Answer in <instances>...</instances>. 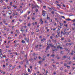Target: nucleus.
<instances>
[{
  "instance_id": "3c124183",
  "label": "nucleus",
  "mask_w": 75,
  "mask_h": 75,
  "mask_svg": "<svg viewBox=\"0 0 75 75\" xmlns=\"http://www.w3.org/2000/svg\"><path fill=\"white\" fill-rule=\"evenodd\" d=\"M55 3H58V2L57 1H55Z\"/></svg>"
},
{
  "instance_id": "37998d69",
  "label": "nucleus",
  "mask_w": 75,
  "mask_h": 75,
  "mask_svg": "<svg viewBox=\"0 0 75 75\" xmlns=\"http://www.w3.org/2000/svg\"><path fill=\"white\" fill-rule=\"evenodd\" d=\"M63 6L64 7H65V5H64V4H63Z\"/></svg>"
},
{
  "instance_id": "2eb2a0df",
  "label": "nucleus",
  "mask_w": 75,
  "mask_h": 75,
  "mask_svg": "<svg viewBox=\"0 0 75 75\" xmlns=\"http://www.w3.org/2000/svg\"><path fill=\"white\" fill-rule=\"evenodd\" d=\"M38 63L40 64H41V63H42V61H39L38 62Z\"/></svg>"
},
{
  "instance_id": "72a5a7b5",
  "label": "nucleus",
  "mask_w": 75,
  "mask_h": 75,
  "mask_svg": "<svg viewBox=\"0 0 75 75\" xmlns=\"http://www.w3.org/2000/svg\"><path fill=\"white\" fill-rule=\"evenodd\" d=\"M66 34V32H64L63 33L64 35H65Z\"/></svg>"
},
{
  "instance_id": "338daca9",
  "label": "nucleus",
  "mask_w": 75,
  "mask_h": 75,
  "mask_svg": "<svg viewBox=\"0 0 75 75\" xmlns=\"http://www.w3.org/2000/svg\"><path fill=\"white\" fill-rule=\"evenodd\" d=\"M60 49H62V47H60Z\"/></svg>"
},
{
  "instance_id": "7ed1b4c3",
  "label": "nucleus",
  "mask_w": 75,
  "mask_h": 75,
  "mask_svg": "<svg viewBox=\"0 0 75 75\" xmlns=\"http://www.w3.org/2000/svg\"><path fill=\"white\" fill-rule=\"evenodd\" d=\"M58 34L56 35V37L57 38H58L59 37V33H60V32H57Z\"/></svg>"
},
{
  "instance_id": "f704fd0d",
  "label": "nucleus",
  "mask_w": 75,
  "mask_h": 75,
  "mask_svg": "<svg viewBox=\"0 0 75 75\" xmlns=\"http://www.w3.org/2000/svg\"><path fill=\"white\" fill-rule=\"evenodd\" d=\"M38 58H39V59H41V57L40 56H39L38 57Z\"/></svg>"
},
{
  "instance_id": "bf43d9fd",
  "label": "nucleus",
  "mask_w": 75,
  "mask_h": 75,
  "mask_svg": "<svg viewBox=\"0 0 75 75\" xmlns=\"http://www.w3.org/2000/svg\"><path fill=\"white\" fill-rule=\"evenodd\" d=\"M62 18H65V17L64 16H62Z\"/></svg>"
},
{
  "instance_id": "aec40b11",
  "label": "nucleus",
  "mask_w": 75,
  "mask_h": 75,
  "mask_svg": "<svg viewBox=\"0 0 75 75\" xmlns=\"http://www.w3.org/2000/svg\"><path fill=\"white\" fill-rule=\"evenodd\" d=\"M23 64V61H21L20 63V64L21 65H22Z\"/></svg>"
},
{
  "instance_id": "13d9d810",
  "label": "nucleus",
  "mask_w": 75,
  "mask_h": 75,
  "mask_svg": "<svg viewBox=\"0 0 75 75\" xmlns=\"http://www.w3.org/2000/svg\"><path fill=\"white\" fill-rule=\"evenodd\" d=\"M3 57V58H6V55H4Z\"/></svg>"
},
{
  "instance_id": "c85d7f7f",
  "label": "nucleus",
  "mask_w": 75,
  "mask_h": 75,
  "mask_svg": "<svg viewBox=\"0 0 75 75\" xmlns=\"http://www.w3.org/2000/svg\"><path fill=\"white\" fill-rule=\"evenodd\" d=\"M64 40V38H61V40Z\"/></svg>"
},
{
  "instance_id": "9d476101",
  "label": "nucleus",
  "mask_w": 75,
  "mask_h": 75,
  "mask_svg": "<svg viewBox=\"0 0 75 75\" xmlns=\"http://www.w3.org/2000/svg\"><path fill=\"white\" fill-rule=\"evenodd\" d=\"M66 20H67V21H71V20L69 18L67 19Z\"/></svg>"
},
{
  "instance_id": "4c0bfd02",
  "label": "nucleus",
  "mask_w": 75,
  "mask_h": 75,
  "mask_svg": "<svg viewBox=\"0 0 75 75\" xmlns=\"http://www.w3.org/2000/svg\"><path fill=\"white\" fill-rule=\"evenodd\" d=\"M35 24H36V25L37 24V22H35Z\"/></svg>"
},
{
  "instance_id": "4468645a",
  "label": "nucleus",
  "mask_w": 75,
  "mask_h": 75,
  "mask_svg": "<svg viewBox=\"0 0 75 75\" xmlns=\"http://www.w3.org/2000/svg\"><path fill=\"white\" fill-rule=\"evenodd\" d=\"M72 63V62L71 61H70L69 62V63H68V64H71Z\"/></svg>"
},
{
  "instance_id": "0e129e2a",
  "label": "nucleus",
  "mask_w": 75,
  "mask_h": 75,
  "mask_svg": "<svg viewBox=\"0 0 75 75\" xmlns=\"http://www.w3.org/2000/svg\"><path fill=\"white\" fill-rule=\"evenodd\" d=\"M43 23H44V21H42L41 24H43Z\"/></svg>"
},
{
  "instance_id": "09e8293b",
  "label": "nucleus",
  "mask_w": 75,
  "mask_h": 75,
  "mask_svg": "<svg viewBox=\"0 0 75 75\" xmlns=\"http://www.w3.org/2000/svg\"><path fill=\"white\" fill-rule=\"evenodd\" d=\"M60 30V29H59V28H58L57 30V31H59Z\"/></svg>"
},
{
  "instance_id": "473e14b6",
  "label": "nucleus",
  "mask_w": 75,
  "mask_h": 75,
  "mask_svg": "<svg viewBox=\"0 0 75 75\" xmlns=\"http://www.w3.org/2000/svg\"><path fill=\"white\" fill-rule=\"evenodd\" d=\"M19 58H20V59H21V60H22V59H23V58H21V57H19V58H18V59H19Z\"/></svg>"
},
{
  "instance_id": "5701e85b",
  "label": "nucleus",
  "mask_w": 75,
  "mask_h": 75,
  "mask_svg": "<svg viewBox=\"0 0 75 75\" xmlns=\"http://www.w3.org/2000/svg\"><path fill=\"white\" fill-rule=\"evenodd\" d=\"M55 13V12H54V11H52V12H51V13H52V14H54V13Z\"/></svg>"
},
{
  "instance_id": "79ce46f5",
  "label": "nucleus",
  "mask_w": 75,
  "mask_h": 75,
  "mask_svg": "<svg viewBox=\"0 0 75 75\" xmlns=\"http://www.w3.org/2000/svg\"><path fill=\"white\" fill-rule=\"evenodd\" d=\"M4 29L5 30H7V28H4Z\"/></svg>"
},
{
  "instance_id": "a18cd8bd",
  "label": "nucleus",
  "mask_w": 75,
  "mask_h": 75,
  "mask_svg": "<svg viewBox=\"0 0 75 75\" xmlns=\"http://www.w3.org/2000/svg\"><path fill=\"white\" fill-rule=\"evenodd\" d=\"M52 57H55V54H52Z\"/></svg>"
},
{
  "instance_id": "a19ab883",
  "label": "nucleus",
  "mask_w": 75,
  "mask_h": 75,
  "mask_svg": "<svg viewBox=\"0 0 75 75\" xmlns=\"http://www.w3.org/2000/svg\"><path fill=\"white\" fill-rule=\"evenodd\" d=\"M60 70L61 71H62V70L63 69V68H62V67H61L60 69Z\"/></svg>"
},
{
  "instance_id": "603ef678",
  "label": "nucleus",
  "mask_w": 75,
  "mask_h": 75,
  "mask_svg": "<svg viewBox=\"0 0 75 75\" xmlns=\"http://www.w3.org/2000/svg\"><path fill=\"white\" fill-rule=\"evenodd\" d=\"M65 50H66V51H68V49H66V48H65Z\"/></svg>"
},
{
  "instance_id": "6e6d98bb",
  "label": "nucleus",
  "mask_w": 75,
  "mask_h": 75,
  "mask_svg": "<svg viewBox=\"0 0 75 75\" xmlns=\"http://www.w3.org/2000/svg\"><path fill=\"white\" fill-rule=\"evenodd\" d=\"M33 56H35V53H33Z\"/></svg>"
},
{
  "instance_id": "c9c22d12",
  "label": "nucleus",
  "mask_w": 75,
  "mask_h": 75,
  "mask_svg": "<svg viewBox=\"0 0 75 75\" xmlns=\"http://www.w3.org/2000/svg\"><path fill=\"white\" fill-rule=\"evenodd\" d=\"M45 58L44 57L42 59V61H44V60H45Z\"/></svg>"
},
{
  "instance_id": "0eeeda50",
  "label": "nucleus",
  "mask_w": 75,
  "mask_h": 75,
  "mask_svg": "<svg viewBox=\"0 0 75 75\" xmlns=\"http://www.w3.org/2000/svg\"><path fill=\"white\" fill-rule=\"evenodd\" d=\"M52 10H54V11H57L55 9V8H54V7H52Z\"/></svg>"
},
{
  "instance_id": "c03bdc74",
  "label": "nucleus",
  "mask_w": 75,
  "mask_h": 75,
  "mask_svg": "<svg viewBox=\"0 0 75 75\" xmlns=\"http://www.w3.org/2000/svg\"><path fill=\"white\" fill-rule=\"evenodd\" d=\"M23 13V11H22L20 12L21 13Z\"/></svg>"
},
{
  "instance_id": "bb28decb",
  "label": "nucleus",
  "mask_w": 75,
  "mask_h": 75,
  "mask_svg": "<svg viewBox=\"0 0 75 75\" xmlns=\"http://www.w3.org/2000/svg\"><path fill=\"white\" fill-rule=\"evenodd\" d=\"M28 72H31V71H30V69H28Z\"/></svg>"
},
{
  "instance_id": "e433bc0d",
  "label": "nucleus",
  "mask_w": 75,
  "mask_h": 75,
  "mask_svg": "<svg viewBox=\"0 0 75 75\" xmlns=\"http://www.w3.org/2000/svg\"><path fill=\"white\" fill-rule=\"evenodd\" d=\"M18 11H20L21 10L20 9H18L17 10Z\"/></svg>"
},
{
  "instance_id": "1a4fd4ad",
  "label": "nucleus",
  "mask_w": 75,
  "mask_h": 75,
  "mask_svg": "<svg viewBox=\"0 0 75 75\" xmlns=\"http://www.w3.org/2000/svg\"><path fill=\"white\" fill-rule=\"evenodd\" d=\"M66 58H67V55L64 56L63 57V58L65 59Z\"/></svg>"
},
{
  "instance_id": "393cba45",
  "label": "nucleus",
  "mask_w": 75,
  "mask_h": 75,
  "mask_svg": "<svg viewBox=\"0 0 75 75\" xmlns=\"http://www.w3.org/2000/svg\"><path fill=\"white\" fill-rule=\"evenodd\" d=\"M73 16L72 14V13H70L69 14V16Z\"/></svg>"
},
{
  "instance_id": "58836bf2",
  "label": "nucleus",
  "mask_w": 75,
  "mask_h": 75,
  "mask_svg": "<svg viewBox=\"0 0 75 75\" xmlns=\"http://www.w3.org/2000/svg\"><path fill=\"white\" fill-rule=\"evenodd\" d=\"M69 1L70 2V3H72V1L69 0Z\"/></svg>"
},
{
  "instance_id": "de8ad7c7",
  "label": "nucleus",
  "mask_w": 75,
  "mask_h": 75,
  "mask_svg": "<svg viewBox=\"0 0 75 75\" xmlns=\"http://www.w3.org/2000/svg\"><path fill=\"white\" fill-rule=\"evenodd\" d=\"M47 64H45V67H47Z\"/></svg>"
},
{
  "instance_id": "ddd939ff",
  "label": "nucleus",
  "mask_w": 75,
  "mask_h": 75,
  "mask_svg": "<svg viewBox=\"0 0 75 75\" xmlns=\"http://www.w3.org/2000/svg\"><path fill=\"white\" fill-rule=\"evenodd\" d=\"M21 31L22 33H23V32H24V29H21Z\"/></svg>"
},
{
  "instance_id": "f03ea898",
  "label": "nucleus",
  "mask_w": 75,
  "mask_h": 75,
  "mask_svg": "<svg viewBox=\"0 0 75 75\" xmlns=\"http://www.w3.org/2000/svg\"><path fill=\"white\" fill-rule=\"evenodd\" d=\"M25 41H27V42H28V40H29V38H25Z\"/></svg>"
},
{
  "instance_id": "c756f323",
  "label": "nucleus",
  "mask_w": 75,
  "mask_h": 75,
  "mask_svg": "<svg viewBox=\"0 0 75 75\" xmlns=\"http://www.w3.org/2000/svg\"><path fill=\"white\" fill-rule=\"evenodd\" d=\"M57 48H60V46H59V45L57 46Z\"/></svg>"
},
{
  "instance_id": "9b49d317",
  "label": "nucleus",
  "mask_w": 75,
  "mask_h": 75,
  "mask_svg": "<svg viewBox=\"0 0 75 75\" xmlns=\"http://www.w3.org/2000/svg\"><path fill=\"white\" fill-rule=\"evenodd\" d=\"M28 27H30V26L31 25V23H29L28 24Z\"/></svg>"
},
{
  "instance_id": "2f4dec72",
  "label": "nucleus",
  "mask_w": 75,
  "mask_h": 75,
  "mask_svg": "<svg viewBox=\"0 0 75 75\" xmlns=\"http://www.w3.org/2000/svg\"><path fill=\"white\" fill-rule=\"evenodd\" d=\"M56 42H57V41H56V40H54V43H56Z\"/></svg>"
},
{
  "instance_id": "6e6552de",
  "label": "nucleus",
  "mask_w": 75,
  "mask_h": 75,
  "mask_svg": "<svg viewBox=\"0 0 75 75\" xmlns=\"http://www.w3.org/2000/svg\"><path fill=\"white\" fill-rule=\"evenodd\" d=\"M59 23L60 24V26H62V25H63V24L62 23H61L60 22H59Z\"/></svg>"
},
{
  "instance_id": "412c9836",
  "label": "nucleus",
  "mask_w": 75,
  "mask_h": 75,
  "mask_svg": "<svg viewBox=\"0 0 75 75\" xmlns=\"http://www.w3.org/2000/svg\"><path fill=\"white\" fill-rule=\"evenodd\" d=\"M26 64H27L28 65V61L26 60Z\"/></svg>"
},
{
  "instance_id": "052dcab7",
  "label": "nucleus",
  "mask_w": 75,
  "mask_h": 75,
  "mask_svg": "<svg viewBox=\"0 0 75 75\" xmlns=\"http://www.w3.org/2000/svg\"><path fill=\"white\" fill-rule=\"evenodd\" d=\"M42 19H41L40 20V22H42Z\"/></svg>"
},
{
  "instance_id": "4d7b16f0",
  "label": "nucleus",
  "mask_w": 75,
  "mask_h": 75,
  "mask_svg": "<svg viewBox=\"0 0 75 75\" xmlns=\"http://www.w3.org/2000/svg\"><path fill=\"white\" fill-rule=\"evenodd\" d=\"M55 51H57V49H56L54 50Z\"/></svg>"
},
{
  "instance_id": "4be33fe9",
  "label": "nucleus",
  "mask_w": 75,
  "mask_h": 75,
  "mask_svg": "<svg viewBox=\"0 0 75 75\" xmlns=\"http://www.w3.org/2000/svg\"><path fill=\"white\" fill-rule=\"evenodd\" d=\"M67 64L66 63H65L64 64V65L65 67H67Z\"/></svg>"
},
{
  "instance_id": "cd10ccee",
  "label": "nucleus",
  "mask_w": 75,
  "mask_h": 75,
  "mask_svg": "<svg viewBox=\"0 0 75 75\" xmlns=\"http://www.w3.org/2000/svg\"><path fill=\"white\" fill-rule=\"evenodd\" d=\"M66 35H69V32H67L66 33Z\"/></svg>"
},
{
  "instance_id": "8fccbe9b",
  "label": "nucleus",
  "mask_w": 75,
  "mask_h": 75,
  "mask_svg": "<svg viewBox=\"0 0 75 75\" xmlns=\"http://www.w3.org/2000/svg\"><path fill=\"white\" fill-rule=\"evenodd\" d=\"M24 17H27V15H24Z\"/></svg>"
},
{
  "instance_id": "a878e982",
  "label": "nucleus",
  "mask_w": 75,
  "mask_h": 75,
  "mask_svg": "<svg viewBox=\"0 0 75 75\" xmlns=\"http://www.w3.org/2000/svg\"><path fill=\"white\" fill-rule=\"evenodd\" d=\"M22 43H25V41L24 40H22Z\"/></svg>"
},
{
  "instance_id": "6ab92c4d",
  "label": "nucleus",
  "mask_w": 75,
  "mask_h": 75,
  "mask_svg": "<svg viewBox=\"0 0 75 75\" xmlns=\"http://www.w3.org/2000/svg\"><path fill=\"white\" fill-rule=\"evenodd\" d=\"M7 8H8L9 10H10V7L9 6H8L7 7Z\"/></svg>"
},
{
  "instance_id": "680f3d73",
  "label": "nucleus",
  "mask_w": 75,
  "mask_h": 75,
  "mask_svg": "<svg viewBox=\"0 0 75 75\" xmlns=\"http://www.w3.org/2000/svg\"><path fill=\"white\" fill-rule=\"evenodd\" d=\"M45 22L46 23H47V21H45Z\"/></svg>"
},
{
  "instance_id": "864d4df0",
  "label": "nucleus",
  "mask_w": 75,
  "mask_h": 75,
  "mask_svg": "<svg viewBox=\"0 0 75 75\" xmlns=\"http://www.w3.org/2000/svg\"><path fill=\"white\" fill-rule=\"evenodd\" d=\"M38 45H37V46H36L35 47L36 48H38Z\"/></svg>"
},
{
  "instance_id": "5fc2aeb1",
  "label": "nucleus",
  "mask_w": 75,
  "mask_h": 75,
  "mask_svg": "<svg viewBox=\"0 0 75 75\" xmlns=\"http://www.w3.org/2000/svg\"><path fill=\"white\" fill-rule=\"evenodd\" d=\"M43 8H47L46 7V6H43Z\"/></svg>"
},
{
  "instance_id": "f8f14e48",
  "label": "nucleus",
  "mask_w": 75,
  "mask_h": 75,
  "mask_svg": "<svg viewBox=\"0 0 75 75\" xmlns=\"http://www.w3.org/2000/svg\"><path fill=\"white\" fill-rule=\"evenodd\" d=\"M48 8L49 9L50 11H51V10H52V9H51V8H50L49 7H48Z\"/></svg>"
},
{
  "instance_id": "e2e57ef3",
  "label": "nucleus",
  "mask_w": 75,
  "mask_h": 75,
  "mask_svg": "<svg viewBox=\"0 0 75 75\" xmlns=\"http://www.w3.org/2000/svg\"><path fill=\"white\" fill-rule=\"evenodd\" d=\"M50 38L51 39H52V36H50Z\"/></svg>"
},
{
  "instance_id": "774afa93",
  "label": "nucleus",
  "mask_w": 75,
  "mask_h": 75,
  "mask_svg": "<svg viewBox=\"0 0 75 75\" xmlns=\"http://www.w3.org/2000/svg\"><path fill=\"white\" fill-rule=\"evenodd\" d=\"M72 29L74 30L75 29V28H72Z\"/></svg>"
},
{
  "instance_id": "b1692460",
  "label": "nucleus",
  "mask_w": 75,
  "mask_h": 75,
  "mask_svg": "<svg viewBox=\"0 0 75 75\" xmlns=\"http://www.w3.org/2000/svg\"><path fill=\"white\" fill-rule=\"evenodd\" d=\"M34 32H32L31 33V35H33V34H34Z\"/></svg>"
},
{
  "instance_id": "dca6fc26",
  "label": "nucleus",
  "mask_w": 75,
  "mask_h": 75,
  "mask_svg": "<svg viewBox=\"0 0 75 75\" xmlns=\"http://www.w3.org/2000/svg\"><path fill=\"white\" fill-rule=\"evenodd\" d=\"M36 31L37 32H39V31H40V30L39 29H36Z\"/></svg>"
},
{
  "instance_id": "f257e3e1",
  "label": "nucleus",
  "mask_w": 75,
  "mask_h": 75,
  "mask_svg": "<svg viewBox=\"0 0 75 75\" xmlns=\"http://www.w3.org/2000/svg\"><path fill=\"white\" fill-rule=\"evenodd\" d=\"M42 16H43L44 17H45V11L43 10L42 11Z\"/></svg>"
},
{
  "instance_id": "39448f33",
  "label": "nucleus",
  "mask_w": 75,
  "mask_h": 75,
  "mask_svg": "<svg viewBox=\"0 0 75 75\" xmlns=\"http://www.w3.org/2000/svg\"><path fill=\"white\" fill-rule=\"evenodd\" d=\"M8 13L10 15L11 14V11H8Z\"/></svg>"
},
{
  "instance_id": "20e7f679",
  "label": "nucleus",
  "mask_w": 75,
  "mask_h": 75,
  "mask_svg": "<svg viewBox=\"0 0 75 75\" xmlns=\"http://www.w3.org/2000/svg\"><path fill=\"white\" fill-rule=\"evenodd\" d=\"M0 56L1 58H3V54H1V51H0Z\"/></svg>"
},
{
  "instance_id": "a211bd4d",
  "label": "nucleus",
  "mask_w": 75,
  "mask_h": 75,
  "mask_svg": "<svg viewBox=\"0 0 75 75\" xmlns=\"http://www.w3.org/2000/svg\"><path fill=\"white\" fill-rule=\"evenodd\" d=\"M47 16V18L48 19V20L50 19V17H48V15Z\"/></svg>"
},
{
  "instance_id": "7c9ffc66",
  "label": "nucleus",
  "mask_w": 75,
  "mask_h": 75,
  "mask_svg": "<svg viewBox=\"0 0 75 75\" xmlns=\"http://www.w3.org/2000/svg\"><path fill=\"white\" fill-rule=\"evenodd\" d=\"M66 45L67 46H68V45H69V43H67L66 44Z\"/></svg>"
},
{
  "instance_id": "ea45409f",
  "label": "nucleus",
  "mask_w": 75,
  "mask_h": 75,
  "mask_svg": "<svg viewBox=\"0 0 75 75\" xmlns=\"http://www.w3.org/2000/svg\"><path fill=\"white\" fill-rule=\"evenodd\" d=\"M11 39V37H8V39L9 40H10Z\"/></svg>"
},
{
  "instance_id": "423d86ee",
  "label": "nucleus",
  "mask_w": 75,
  "mask_h": 75,
  "mask_svg": "<svg viewBox=\"0 0 75 75\" xmlns=\"http://www.w3.org/2000/svg\"><path fill=\"white\" fill-rule=\"evenodd\" d=\"M49 49H50V47L49 46H47V47L46 48V50L48 51V50Z\"/></svg>"
},
{
  "instance_id": "69168bd1",
  "label": "nucleus",
  "mask_w": 75,
  "mask_h": 75,
  "mask_svg": "<svg viewBox=\"0 0 75 75\" xmlns=\"http://www.w3.org/2000/svg\"><path fill=\"white\" fill-rule=\"evenodd\" d=\"M75 19H74L72 21L73 22H75Z\"/></svg>"
},
{
  "instance_id": "49530a36",
  "label": "nucleus",
  "mask_w": 75,
  "mask_h": 75,
  "mask_svg": "<svg viewBox=\"0 0 75 75\" xmlns=\"http://www.w3.org/2000/svg\"><path fill=\"white\" fill-rule=\"evenodd\" d=\"M14 43H16L17 42V41L16 40H15L14 41Z\"/></svg>"
},
{
  "instance_id": "f3484780",
  "label": "nucleus",
  "mask_w": 75,
  "mask_h": 75,
  "mask_svg": "<svg viewBox=\"0 0 75 75\" xmlns=\"http://www.w3.org/2000/svg\"><path fill=\"white\" fill-rule=\"evenodd\" d=\"M62 52H63L62 51H61V52H60V53L61 54H62V55H63V54H64V53H63Z\"/></svg>"
}]
</instances>
